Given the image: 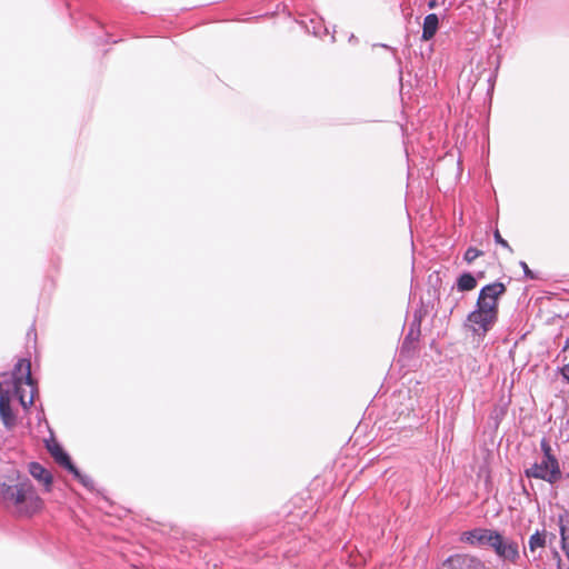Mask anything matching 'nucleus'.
Listing matches in <instances>:
<instances>
[{"label": "nucleus", "instance_id": "nucleus-1", "mask_svg": "<svg viewBox=\"0 0 569 569\" xmlns=\"http://www.w3.org/2000/svg\"><path fill=\"white\" fill-rule=\"evenodd\" d=\"M36 383L31 376V363L27 359H20L12 375L0 376V417L6 426L14 423L10 401L16 397L20 405L27 409L33 405Z\"/></svg>", "mask_w": 569, "mask_h": 569}, {"label": "nucleus", "instance_id": "nucleus-2", "mask_svg": "<svg viewBox=\"0 0 569 569\" xmlns=\"http://www.w3.org/2000/svg\"><path fill=\"white\" fill-rule=\"evenodd\" d=\"M41 499L37 495L32 483L24 478L19 480V488L16 490L14 498L9 508L19 516H31L41 508Z\"/></svg>", "mask_w": 569, "mask_h": 569}, {"label": "nucleus", "instance_id": "nucleus-3", "mask_svg": "<svg viewBox=\"0 0 569 569\" xmlns=\"http://www.w3.org/2000/svg\"><path fill=\"white\" fill-rule=\"evenodd\" d=\"M488 547H490L498 556V558L502 559L503 561L517 563L518 559L520 558L518 543L515 540L502 536L496 530L490 539Z\"/></svg>", "mask_w": 569, "mask_h": 569}, {"label": "nucleus", "instance_id": "nucleus-4", "mask_svg": "<svg viewBox=\"0 0 569 569\" xmlns=\"http://www.w3.org/2000/svg\"><path fill=\"white\" fill-rule=\"evenodd\" d=\"M528 478H536L548 481L550 483L556 482L561 477L558 460L556 458H542L540 462L533 463L526 470Z\"/></svg>", "mask_w": 569, "mask_h": 569}, {"label": "nucleus", "instance_id": "nucleus-5", "mask_svg": "<svg viewBox=\"0 0 569 569\" xmlns=\"http://www.w3.org/2000/svg\"><path fill=\"white\" fill-rule=\"evenodd\" d=\"M505 292L506 287L501 282L487 284L480 290L476 307L498 317V299Z\"/></svg>", "mask_w": 569, "mask_h": 569}, {"label": "nucleus", "instance_id": "nucleus-6", "mask_svg": "<svg viewBox=\"0 0 569 569\" xmlns=\"http://www.w3.org/2000/svg\"><path fill=\"white\" fill-rule=\"evenodd\" d=\"M497 316L491 312L476 309L470 312L466 320V327L472 331L475 336L485 337L497 321Z\"/></svg>", "mask_w": 569, "mask_h": 569}, {"label": "nucleus", "instance_id": "nucleus-7", "mask_svg": "<svg viewBox=\"0 0 569 569\" xmlns=\"http://www.w3.org/2000/svg\"><path fill=\"white\" fill-rule=\"evenodd\" d=\"M440 569H487L486 565L477 557L469 555H455L449 557Z\"/></svg>", "mask_w": 569, "mask_h": 569}, {"label": "nucleus", "instance_id": "nucleus-8", "mask_svg": "<svg viewBox=\"0 0 569 569\" xmlns=\"http://www.w3.org/2000/svg\"><path fill=\"white\" fill-rule=\"evenodd\" d=\"M495 530L476 528L462 533V540L478 547L488 546Z\"/></svg>", "mask_w": 569, "mask_h": 569}, {"label": "nucleus", "instance_id": "nucleus-9", "mask_svg": "<svg viewBox=\"0 0 569 569\" xmlns=\"http://www.w3.org/2000/svg\"><path fill=\"white\" fill-rule=\"evenodd\" d=\"M48 451L53 457L57 463H59L61 467L66 468L67 470L73 469V463L69 457V455L62 449V447L52 441L47 445Z\"/></svg>", "mask_w": 569, "mask_h": 569}, {"label": "nucleus", "instance_id": "nucleus-10", "mask_svg": "<svg viewBox=\"0 0 569 569\" xmlns=\"http://www.w3.org/2000/svg\"><path fill=\"white\" fill-rule=\"evenodd\" d=\"M29 472L36 480L43 483L47 490H49L52 483V476L49 470L38 462H31L29 465Z\"/></svg>", "mask_w": 569, "mask_h": 569}, {"label": "nucleus", "instance_id": "nucleus-11", "mask_svg": "<svg viewBox=\"0 0 569 569\" xmlns=\"http://www.w3.org/2000/svg\"><path fill=\"white\" fill-rule=\"evenodd\" d=\"M439 28V18L436 13H429L423 19L421 39L423 41L431 40Z\"/></svg>", "mask_w": 569, "mask_h": 569}, {"label": "nucleus", "instance_id": "nucleus-12", "mask_svg": "<svg viewBox=\"0 0 569 569\" xmlns=\"http://www.w3.org/2000/svg\"><path fill=\"white\" fill-rule=\"evenodd\" d=\"M19 488V481L14 485L0 483V500L9 508L14 498L16 490Z\"/></svg>", "mask_w": 569, "mask_h": 569}, {"label": "nucleus", "instance_id": "nucleus-13", "mask_svg": "<svg viewBox=\"0 0 569 569\" xmlns=\"http://www.w3.org/2000/svg\"><path fill=\"white\" fill-rule=\"evenodd\" d=\"M477 286V280L476 278L469 273V272H465L462 273L458 279H457V289L459 291H470L472 289H475Z\"/></svg>", "mask_w": 569, "mask_h": 569}, {"label": "nucleus", "instance_id": "nucleus-14", "mask_svg": "<svg viewBox=\"0 0 569 569\" xmlns=\"http://www.w3.org/2000/svg\"><path fill=\"white\" fill-rule=\"evenodd\" d=\"M528 545L531 552H533L538 548H543L546 545L545 532L536 531L533 535L530 536Z\"/></svg>", "mask_w": 569, "mask_h": 569}, {"label": "nucleus", "instance_id": "nucleus-15", "mask_svg": "<svg viewBox=\"0 0 569 569\" xmlns=\"http://www.w3.org/2000/svg\"><path fill=\"white\" fill-rule=\"evenodd\" d=\"M69 471L81 482L83 487L89 490L93 489V480L89 476L82 475L74 465L73 469Z\"/></svg>", "mask_w": 569, "mask_h": 569}, {"label": "nucleus", "instance_id": "nucleus-16", "mask_svg": "<svg viewBox=\"0 0 569 569\" xmlns=\"http://www.w3.org/2000/svg\"><path fill=\"white\" fill-rule=\"evenodd\" d=\"M482 252L476 248H468L467 251L465 252V260L468 262V263H471L472 261H475L479 256H481Z\"/></svg>", "mask_w": 569, "mask_h": 569}, {"label": "nucleus", "instance_id": "nucleus-17", "mask_svg": "<svg viewBox=\"0 0 569 569\" xmlns=\"http://www.w3.org/2000/svg\"><path fill=\"white\" fill-rule=\"evenodd\" d=\"M541 449L543 451V458H556L552 453H551V448L548 443V441L546 439H542L541 441Z\"/></svg>", "mask_w": 569, "mask_h": 569}, {"label": "nucleus", "instance_id": "nucleus-18", "mask_svg": "<svg viewBox=\"0 0 569 569\" xmlns=\"http://www.w3.org/2000/svg\"><path fill=\"white\" fill-rule=\"evenodd\" d=\"M495 240L497 243L501 244L503 248L508 249L509 251H512L509 243L501 237L500 232L498 230L495 231Z\"/></svg>", "mask_w": 569, "mask_h": 569}, {"label": "nucleus", "instance_id": "nucleus-19", "mask_svg": "<svg viewBox=\"0 0 569 569\" xmlns=\"http://www.w3.org/2000/svg\"><path fill=\"white\" fill-rule=\"evenodd\" d=\"M520 267L522 268L525 276L529 279H535L533 272L529 269L528 264L525 261H520Z\"/></svg>", "mask_w": 569, "mask_h": 569}, {"label": "nucleus", "instance_id": "nucleus-20", "mask_svg": "<svg viewBox=\"0 0 569 569\" xmlns=\"http://www.w3.org/2000/svg\"><path fill=\"white\" fill-rule=\"evenodd\" d=\"M561 376L569 382V362L560 369Z\"/></svg>", "mask_w": 569, "mask_h": 569}, {"label": "nucleus", "instance_id": "nucleus-21", "mask_svg": "<svg viewBox=\"0 0 569 569\" xmlns=\"http://www.w3.org/2000/svg\"><path fill=\"white\" fill-rule=\"evenodd\" d=\"M428 7H429V9H435L437 7V0H430L428 2Z\"/></svg>", "mask_w": 569, "mask_h": 569}]
</instances>
